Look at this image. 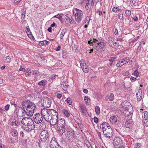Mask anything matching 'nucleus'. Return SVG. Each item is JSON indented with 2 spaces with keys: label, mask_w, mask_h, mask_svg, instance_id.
I'll list each match as a JSON object with an SVG mask.
<instances>
[{
  "label": "nucleus",
  "mask_w": 148,
  "mask_h": 148,
  "mask_svg": "<svg viewBox=\"0 0 148 148\" xmlns=\"http://www.w3.org/2000/svg\"><path fill=\"white\" fill-rule=\"evenodd\" d=\"M22 107H18L16 113L19 116H23L26 114L28 116H31L34 113L36 106L33 102L29 100L24 101L22 103Z\"/></svg>",
  "instance_id": "obj_1"
},
{
  "label": "nucleus",
  "mask_w": 148,
  "mask_h": 148,
  "mask_svg": "<svg viewBox=\"0 0 148 148\" xmlns=\"http://www.w3.org/2000/svg\"><path fill=\"white\" fill-rule=\"evenodd\" d=\"M105 43L104 41L98 40L96 39H93V40H90L88 42L90 45L92 46L95 49L99 51H101L103 49L105 46Z\"/></svg>",
  "instance_id": "obj_2"
},
{
  "label": "nucleus",
  "mask_w": 148,
  "mask_h": 148,
  "mask_svg": "<svg viewBox=\"0 0 148 148\" xmlns=\"http://www.w3.org/2000/svg\"><path fill=\"white\" fill-rule=\"evenodd\" d=\"M73 12L75 20L77 23H80L84 17L83 12L77 8H74Z\"/></svg>",
  "instance_id": "obj_3"
},
{
  "label": "nucleus",
  "mask_w": 148,
  "mask_h": 148,
  "mask_svg": "<svg viewBox=\"0 0 148 148\" xmlns=\"http://www.w3.org/2000/svg\"><path fill=\"white\" fill-rule=\"evenodd\" d=\"M117 58L116 57H111L109 59V61L110 62V65L113 64L118 65V64H122V65H124V64L128 63L129 61V58H126L119 60L118 62L117 63L116 62L117 61L116 60Z\"/></svg>",
  "instance_id": "obj_4"
},
{
  "label": "nucleus",
  "mask_w": 148,
  "mask_h": 148,
  "mask_svg": "<svg viewBox=\"0 0 148 148\" xmlns=\"http://www.w3.org/2000/svg\"><path fill=\"white\" fill-rule=\"evenodd\" d=\"M60 122L57 123L56 130L58 131L61 135L63 134L64 132L65 120L64 119H60Z\"/></svg>",
  "instance_id": "obj_5"
},
{
  "label": "nucleus",
  "mask_w": 148,
  "mask_h": 148,
  "mask_svg": "<svg viewBox=\"0 0 148 148\" xmlns=\"http://www.w3.org/2000/svg\"><path fill=\"white\" fill-rule=\"evenodd\" d=\"M42 109L40 112L37 113L34 116V122L37 124L40 123L43 120V115L42 112Z\"/></svg>",
  "instance_id": "obj_6"
},
{
  "label": "nucleus",
  "mask_w": 148,
  "mask_h": 148,
  "mask_svg": "<svg viewBox=\"0 0 148 148\" xmlns=\"http://www.w3.org/2000/svg\"><path fill=\"white\" fill-rule=\"evenodd\" d=\"M42 100L43 101L42 105L43 107L46 108H49L51 106L52 101L50 98L45 97L42 98Z\"/></svg>",
  "instance_id": "obj_7"
},
{
  "label": "nucleus",
  "mask_w": 148,
  "mask_h": 148,
  "mask_svg": "<svg viewBox=\"0 0 148 148\" xmlns=\"http://www.w3.org/2000/svg\"><path fill=\"white\" fill-rule=\"evenodd\" d=\"M125 109V111L123 112L124 115L125 116H129L132 118V114L133 113V108L131 106H124L123 108Z\"/></svg>",
  "instance_id": "obj_8"
},
{
  "label": "nucleus",
  "mask_w": 148,
  "mask_h": 148,
  "mask_svg": "<svg viewBox=\"0 0 148 148\" xmlns=\"http://www.w3.org/2000/svg\"><path fill=\"white\" fill-rule=\"evenodd\" d=\"M43 114V119L47 122H49L51 119V114H49V109H42Z\"/></svg>",
  "instance_id": "obj_9"
},
{
  "label": "nucleus",
  "mask_w": 148,
  "mask_h": 148,
  "mask_svg": "<svg viewBox=\"0 0 148 148\" xmlns=\"http://www.w3.org/2000/svg\"><path fill=\"white\" fill-rule=\"evenodd\" d=\"M103 133L104 136L108 138H112L114 134L113 131L111 127L108 128L106 130H103Z\"/></svg>",
  "instance_id": "obj_10"
},
{
  "label": "nucleus",
  "mask_w": 148,
  "mask_h": 148,
  "mask_svg": "<svg viewBox=\"0 0 148 148\" xmlns=\"http://www.w3.org/2000/svg\"><path fill=\"white\" fill-rule=\"evenodd\" d=\"M107 40L109 45L112 47H117L119 46V43L114 41V38L109 36L108 37Z\"/></svg>",
  "instance_id": "obj_11"
},
{
  "label": "nucleus",
  "mask_w": 148,
  "mask_h": 148,
  "mask_svg": "<svg viewBox=\"0 0 148 148\" xmlns=\"http://www.w3.org/2000/svg\"><path fill=\"white\" fill-rule=\"evenodd\" d=\"M21 123L23 125H30L32 124V123L33 124H34L33 120L31 118L27 117H25L21 121Z\"/></svg>",
  "instance_id": "obj_12"
},
{
  "label": "nucleus",
  "mask_w": 148,
  "mask_h": 148,
  "mask_svg": "<svg viewBox=\"0 0 148 148\" xmlns=\"http://www.w3.org/2000/svg\"><path fill=\"white\" fill-rule=\"evenodd\" d=\"M48 137V133L45 130L42 131L40 134V137L42 142H45Z\"/></svg>",
  "instance_id": "obj_13"
},
{
  "label": "nucleus",
  "mask_w": 148,
  "mask_h": 148,
  "mask_svg": "<svg viewBox=\"0 0 148 148\" xmlns=\"http://www.w3.org/2000/svg\"><path fill=\"white\" fill-rule=\"evenodd\" d=\"M34 124H30V125H23L22 128L26 132H29L32 130L34 129L35 128Z\"/></svg>",
  "instance_id": "obj_14"
},
{
  "label": "nucleus",
  "mask_w": 148,
  "mask_h": 148,
  "mask_svg": "<svg viewBox=\"0 0 148 148\" xmlns=\"http://www.w3.org/2000/svg\"><path fill=\"white\" fill-rule=\"evenodd\" d=\"M50 122V124L53 126H54L56 124H57L59 122H60V120L58 121V117H51Z\"/></svg>",
  "instance_id": "obj_15"
},
{
  "label": "nucleus",
  "mask_w": 148,
  "mask_h": 148,
  "mask_svg": "<svg viewBox=\"0 0 148 148\" xmlns=\"http://www.w3.org/2000/svg\"><path fill=\"white\" fill-rule=\"evenodd\" d=\"M100 128L103 130H106L108 128L110 127L109 124L106 122H103L100 125Z\"/></svg>",
  "instance_id": "obj_16"
},
{
  "label": "nucleus",
  "mask_w": 148,
  "mask_h": 148,
  "mask_svg": "<svg viewBox=\"0 0 148 148\" xmlns=\"http://www.w3.org/2000/svg\"><path fill=\"white\" fill-rule=\"evenodd\" d=\"M79 107L81 109V111L82 114L84 115H86L87 112L86 108V106L82 104H80Z\"/></svg>",
  "instance_id": "obj_17"
},
{
  "label": "nucleus",
  "mask_w": 148,
  "mask_h": 148,
  "mask_svg": "<svg viewBox=\"0 0 148 148\" xmlns=\"http://www.w3.org/2000/svg\"><path fill=\"white\" fill-rule=\"evenodd\" d=\"M129 119L127 118V119L126 121L125 122V125L126 127L129 128V127L131 126L132 125V118H130L128 116Z\"/></svg>",
  "instance_id": "obj_18"
},
{
  "label": "nucleus",
  "mask_w": 148,
  "mask_h": 148,
  "mask_svg": "<svg viewBox=\"0 0 148 148\" xmlns=\"http://www.w3.org/2000/svg\"><path fill=\"white\" fill-rule=\"evenodd\" d=\"M49 114H51V117H58V113L57 111L53 109H49Z\"/></svg>",
  "instance_id": "obj_19"
},
{
  "label": "nucleus",
  "mask_w": 148,
  "mask_h": 148,
  "mask_svg": "<svg viewBox=\"0 0 148 148\" xmlns=\"http://www.w3.org/2000/svg\"><path fill=\"white\" fill-rule=\"evenodd\" d=\"M83 71L86 73H88L89 71V68L88 65H80Z\"/></svg>",
  "instance_id": "obj_20"
},
{
  "label": "nucleus",
  "mask_w": 148,
  "mask_h": 148,
  "mask_svg": "<svg viewBox=\"0 0 148 148\" xmlns=\"http://www.w3.org/2000/svg\"><path fill=\"white\" fill-rule=\"evenodd\" d=\"M50 143L51 144V148H58L59 145L57 142L54 141H53V142L51 141Z\"/></svg>",
  "instance_id": "obj_21"
},
{
  "label": "nucleus",
  "mask_w": 148,
  "mask_h": 148,
  "mask_svg": "<svg viewBox=\"0 0 148 148\" xmlns=\"http://www.w3.org/2000/svg\"><path fill=\"white\" fill-rule=\"evenodd\" d=\"M110 121L113 124L115 123L117 121L116 116L114 115L111 116L110 118Z\"/></svg>",
  "instance_id": "obj_22"
},
{
  "label": "nucleus",
  "mask_w": 148,
  "mask_h": 148,
  "mask_svg": "<svg viewBox=\"0 0 148 148\" xmlns=\"http://www.w3.org/2000/svg\"><path fill=\"white\" fill-rule=\"evenodd\" d=\"M62 113L64 116L67 117H69L70 116V112L66 109H64L62 110Z\"/></svg>",
  "instance_id": "obj_23"
},
{
  "label": "nucleus",
  "mask_w": 148,
  "mask_h": 148,
  "mask_svg": "<svg viewBox=\"0 0 148 148\" xmlns=\"http://www.w3.org/2000/svg\"><path fill=\"white\" fill-rule=\"evenodd\" d=\"M67 135L68 137H70V136L72 137L71 138L74 137L76 135L75 134L74 130H73L72 129L67 134Z\"/></svg>",
  "instance_id": "obj_24"
},
{
  "label": "nucleus",
  "mask_w": 148,
  "mask_h": 148,
  "mask_svg": "<svg viewBox=\"0 0 148 148\" xmlns=\"http://www.w3.org/2000/svg\"><path fill=\"white\" fill-rule=\"evenodd\" d=\"M49 42L46 40L39 42L38 45L40 46H43L45 45H48L49 44Z\"/></svg>",
  "instance_id": "obj_25"
},
{
  "label": "nucleus",
  "mask_w": 148,
  "mask_h": 148,
  "mask_svg": "<svg viewBox=\"0 0 148 148\" xmlns=\"http://www.w3.org/2000/svg\"><path fill=\"white\" fill-rule=\"evenodd\" d=\"M121 143V140L120 139H116V140H114L113 141L114 144L115 145L117 146L120 145Z\"/></svg>",
  "instance_id": "obj_26"
},
{
  "label": "nucleus",
  "mask_w": 148,
  "mask_h": 148,
  "mask_svg": "<svg viewBox=\"0 0 148 148\" xmlns=\"http://www.w3.org/2000/svg\"><path fill=\"white\" fill-rule=\"evenodd\" d=\"M68 29L66 28H64L63 29L60 34V38L62 39L65 34L67 32Z\"/></svg>",
  "instance_id": "obj_27"
},
{
  "label": "nucleus",
  "mask_w": 148,
  "mask_h": 148,
  "mask_svg": "<svg viewBox=\"0 0 148 148\" xmlns=\"http://www.w3.org/2000/svg\"><path fill=\"white\" fill-rule=\"evenodd\" d=\"M11 135L15 137L18 136V134L17 130H13L11 133Z\"/></svg>",
  "instance_id": "obj_28"
},
{
  "label": "nucleus",
  "mask_w": 148,
  "mask_h": 148,
  "mask_svg": "<svg viewBox=\"0 0 148 148\" xmlns=\"http://www.w3.org/2000/svg\"><path fill=\"white\" fill-rule=\"evenodd\" d=\"M26 10V8L25 7H23L21 14V18L22 19L23 18L24 19L25 18Z\"/></svg>",
  "instance_id": "obj_29"
},
{
  "label": "nucleus",
  "mask_w": 148,
  "mask_h": 148,
  "mask_svg": "<svg viewBox=\"0 0 148 148\" xmlns=\"http://www.w3.org/2000/svg\"><path fill=\"white\" fill-rule=\"evenodd\" d=\"M47 83L46 80L45 79H43L39 82L38 84L40 86H45Z\"/></svg>",
  "instance_id": "obj_30"
},
{
  "label": "nucleus",
  "mask_w": 148,
  "mask_h": 148,
  "mask_svg": "<svg viewBox=\"0 0 148 148\" xmlns=\"http://www.w3.org/2000/svg\"><path fill=\"white\" fill-rule=\"evenodd\" d=\"M121 11V10L118 7H114L112 9V11L114 12H119Z\"/></svg>",
  "instance_id": "obj_31"
},
{
  "label": "nucleus",
  "mask_w": 148,
  "mask_h": 148,
  "mask_svg": "<svg viewBox=\"0 0 148 148\" xmlns=\"http://www.w3.org/2000/svg\"><path fill=\"white\" fill-rule=\"evenodd\" d=\"M65 130L64 131V134H66L67 135V134L71 130V129L70 127L69 126L65 127Z\"/></svg>",
  "instance_id": "obj_32"
},
{
  "label": "nucleus",
  "mask_w": 148,
  "mask_h": 148,
  "mask_svg": "<svg viewBox=\"0 0 148 148\" xmlns=\"http://www.w3.org/2000/svg\"><path fill=\"white\" fill-rule=\"evenodd\" d=\"M46 124L43 121L42 122L40 123V128H41L42 129H44L46 127Z\"/></svg>",
  "instance_id": "obj_33"
},
{
  "label": "nucleus",
  "mask_w": 148,
  "mask_h": 148,
  "mask_svg": "<svg viewBox=\"0 0 148 148\" xmlns=\"http://www.w3.org/2000/svg\"><path fill=\"white\" fill-rule=\"evenodd\" d=\"M145 44V42L144 40L142 39L141 41L140 42V44L138 47V49H141L142 47H143V46Z\"/></svg>",
  "instance_id": "obj_34"
},
{
  "label": "nucleus",
  "mask_w": 148,
  "mask_h": 148,
  "mask_svg": "<svg viewBox=\"0 0 148 148\" xmlns=\"http://www.w3.org/2000/svg\"><path fill=\"white\" fill-rule=\"evenodd\" d=\"M90 20V16H87L84 21V23L86 24H88Z\"/></svg>",
  "instance_id": "obj_35"
},
{
  "label": "nucleus",
  "mask_w": 148,
  "mask_h": 148,
  "mask_svg": "<svg viewBox=\"0 0 148 148\" xmlns=\"http://www.w3.org/2000/svg\"><path fill=\"white\" fill-rule=\"evenodd\" d=\"M95 112L97 115H99L100 113V108L98 106H96L95 108Z\"/></svg>",
  "instance_id": "obj_36"
},
{
  "label": "nucleus",
  "mask_w": 148,
  "mask_h": 148,
  "mask_svg": "<svg viewBox=\"0 0 148 148\" xmlns=\"http://www.w3.org/2000/svg\"><path fill=\"white\" fill-rule=\"evenodd\" d=\"M11 58L9 56L5 57L3 58V60L5 62H10Z\"/></svg>",
  "instance_id": "obj_37"
},
{
  "label": "nucleus",
  "mask_w": 148,
  "mask_h": 148,
  "mask_svg": "<svg viewBox=\"0 0 148 148\" xmlns=\"http://www.w3.org/2000/svg\"><path fill=\"white\" fill-rule=\"evenodd\" d=\"M20 122L18 121H14V120L12 123V125H15V126H18L20 124Z\"/></svg>",
  "instance_id": "obj_38"
},
{
  "label": "nucleus",
  "mask_w": 148,
  "mask_h": 148,
  "mask_svg": "<svg viewBox=\"0 0 148 148\" xmlns=\"http://www.w3.org/2000/svg\"><path fill=\"white\" fill-rule=\"evenodd\" d=\"M136 96L137 98V100L139 101L141 100L142 98V94H140L136 93Z\"/></svg>",
  "instance_id": "obj_39"
},
{
  "label": "nucleus",
  "mask_w": 148,
  "mask_h": 148,
  "mask_svg": "<svg viewBox=\"0 0 148 148\" xmlns=\"http://www.w3.org/2000/svg\"><path fill=\"white\" fill-rule=\"evenodd\" d=\"M69 86V85L66 83H64L63 84H62L61 86L62 88L64 89L65 90L68 88Z\"/></svg>",
  "instance_id": "obj_40"
},
{
  "label": "nucleus",
  "mask_w": 148,
  "mask_h": 148,
  "mask_svg": "<svg viewBox=\"0 0 148 148\" xmlns=\"http://www.w3.org/2000/svg\"><path fill=\"white\" fill-rule=\"evenodd\" d=\"M108 98H109L110 101H112L114 99V95L112 93H111L110 94V96H108Z\"/></svg>",
  "instance_id": "obj_41"
},
{
  "label": "nucleus",
  "mask_w": 148,
  "mask_h": 148,
  "mask_svg": "<svg viewBox=\"0 0 148 148\" xmlns=\"http://www.w3.org/2000/svg\"><path fill=\"white\" fill-rule=\"evenodd\" d=\"M144 125L146 127H148V119H144Z\"/></svg>",
  "instance_id": "obj_42"
},
{
  "label": "nucleus",
  "mask_w": 148,
  "mask_h": 148,
  "mask_svg": "<svg viewBox=\"0 0 148 148\" xmlns=\"http://www.w3.org/2000/svg\"><path fill=\"white\" fill-rule=\"evenodd\" d=\"M141 144L140 143H137L136 144L134 145V148H141Z\"/></svg>",
  "instance_id": "obj_43"
},
{
  "label": "nucleus",
  "mask_w": 148,
  "mask_h": 148,
  "mask_svg": "<svg viewBox=\"0 0 148 148\" xmlns=\"http://www.w3.org/2000/svg\"><path fill=\"white\" fill-rule=\"evenodd\" d=\"M138 70H136L134 72V76L137 77L138 76Z\"/></svg>",
  "instance_id": "obj_44"
},
{
  "label": "nucleus",
  "mask_w": 148,
  "mask_h": 148,
  "mask_svg": "<svg viewBox=\"0 0 148 148\" xmlns=\"http://www.w3.org/2000/svg\"><path fill=\"white\" fill-rule=\"evenodd\" d=\"M78 125L80 129H81V131H82V130H84V127L82 123H78Z\"/></svg>",
  "instance_id": "obj_45"
},
{
  "label": "nucleus",
  "mask_w": 148,
  "mask_h": 148,
  "mask_svg": "<svg viewBox=\"0 0 148 148\" xmlns=\"http://www.w3.org/2000/svg\"><path fill=\"white\" fill-rule=\"evenodd\" d=\"M88 97L87 96H86L84 97V100L85 101L86 103V105H88Z\"/></svg>",
  "instance_id": "obj_46"
},
{
  "label": "nucleus",
  "mask_w": 148,
  "mask_h": 148,
  "mask_svg": "<svg viewBox=\"0 0 148 148\" xmlns=\"http://www.w3.org/2000/svg\"><path fill=\"white\" fill-rule=\"evenodd\" d=\"M66 102L69 105H71L72 102L70 100V98H68L66 99Z\"/></svg>",
  "instance_id": "obj_47"
},
{
  "label": "nucleus",
  "mask_w": 148,
  "mask_h": 148,
  "mask_svg": "<svg viewBox=\"0 0 148 148\" xmlns=\"http://www.w3.org/2000/svg\"><path fill=\"white\" fill-rule=\"evenodd\" d=\"M57 69L56 66H52L51 67H50L49 68V69L51 71H54L56 70Z\"/></svg>",
  "instance_id": "obj_48"
},
{
  "label": "nucleus",
  "mask_w": 148,
  "mask_h": 148,
  "mask_svg": "<svg viewBox=\"0 0 148 148\" xmlns=\"http://www.w3.org/2000/svg\"><path fill=\"white\" fill-rule=\"evenodd\" d=\"M32 71L29 70V69H27V72H26V75L27 76L29 75L30 74H31Z\"/></svg>",
  "instance_id": "obj_49"
},
{
  "label": "nucleus",
  "mask_w": 148,
  "mask_h": 148,
  "mask_svg": "<svg viewBox=\"0 0 148 148\" xmlns=\"http://www.w3.org/2000/svg\"><path fill=\"white\" fill-rule=\"evenodd\" d=\"M58 76V75H56L53 74L50 76V78L51 79H55L56 77L57 76Z\"/></svg>",
  "instance_id": "obj_50"
},
{
  "label": "nucleus",
  "mask_w": 148,
  "mask_h": 148,
  "mask_svg": "<svg viewBox=\"0 0 148 148\" xmlns=\"http://www.w3.org/2000/svg\"><path fill=\"white\" fill-rule=\"evenodd\" d=\"M21 0H15L14 3L15 5H17L20 2Z\"/></svg>",
  "instance_id": "obj_51"
},
{
  "label": "nucleus",
  "mask_w": 148,
  "mask_h": 148,
  "mask_svg": "<svg viewBox=\"0 0 148 148\" xmlns=\"http://www.w3.org/2000/svg\"><path fill=\"white\" fill-rule=\"evenodd\" d=\"M38 71L37 70L32 71L31 72V74L32 75H34L35 74H38Z\"/></svg>",
  "instance_id": "obj_52"
},
{
  "label": "nucleus",
  "mask_w": 148,
  "mask_h": 148,
  "mask_svg": "<svg viewBox=\"0 0 148 148\" xmlns=\"http://www.w3.org/2000/svg\"><path fill=\"white\" fill-rule=\"evenodd\" d=\"M146 118L148 119L147 112V111H145L144 114V119H146Z\"/></svg>",
  "instance_id": "obj_53"
},
{
  "label": "nucleus",
  "mask_w": 148,
  "mask_h": 148,
  "mask_svg": "<svg viewBox=\"0 0 148 148\" xmlns=\"http://www.w3.org/2000/svg\"><path fill=\"white\" fill-rule=\"evenodd\" d=\"M10 105L9 104L6 105L5 107V109L6 110H8L9 108Z\"/></svg>",
  "instance_id": "obj_54"
},
{
  "label": "nucleus",
  "mask_w": 148,
  "mask_h": 148,
  "mask_svg": "<svg viewBox=\"0 0 148 148\" xmlns=\"http://www.w3.org/2000/svg\"><path fill=\"white\" fill-rule=\"evenodd\" d=\"M125 13L126 15L127 16H129L131 15V12L129 10H126L125 11Z\"/></svg>",
  "instance_id": "obj_55"
},
{
  "label": "nucleus",
  "mask_w": 148,
  "mask_h": 148,
  "mask_svg": "<svg viewBox=\"0 0 148 148\" xmlns=\"http://www.w3.org/2000/svg\"><path fill=\"white\" fill-rule=\"evenodd\" d=\"M94 122L96 123L97 124L98 123V118L96 117H94Z\"/></svg>",
  "instance_id": "obj_56"
},
{
  "label": "nucleus",
  "mask_w": 148,
  "mask_h": 148,
  "mask_svg": "<svg viewBox=\"0 0 148 148\" xmlns=\"http://www.w3.org/2000/svg\"><path fill=\"white\" fill-rule=\"evenodd\" d=\"M136 78L131 76L130 77V79L132 82H134L136 80Z\"/></svg>",
  "instance_id": "obj_57"
},
{
  "label": "nucleus",
  "mask_w": 148,
  "mask_h": 148,
  "mask_svg": "<svg viewBox=\"0 0 148 148\" xmlns=\"http://www.w3.org/2000/svg\"><path fill=\"white\" fill-rule=\"evenodd\" d=\"M80 65H84L85 63V62L84 60H81L79 61Z\"/></svg>",
  "instance_id": "obj_58"
},
{
  "label": "nucleus",
  "mask_w": 148,
  "mask_h": 148,
  "mask_svg": "<svg viewBox=\"0 0 148 148\" xmlns=\"http://www.w3.org/2000/svg\"><path fill=\"white\" fill-rule=\"evenodd\" d=\"M59 14H58L56 15H55L54 16V17L58 18L60 20H61L62 17L61 16H58Z\"/></svg>",
  "instance_id": "obj_59"
},
{
  "label": "nucleus",
  "mask_w": 148,
  "mask_h": 148,
  "mask_svg": "<svg viewBox=\"0 0 148 148\" xmlns=\"http://www.w3.org/2000/svg\"><path fill=\"white\" fill-rule=\"evenodd\" d=\"M26 32L27 33H29V32L30 31V29L29 28V27L28 26H27L26 28Z\"/></svg>",
  "instance_id": "obj_60"
},
{
  "label": "nucleus",
  "mask_w": 148,
  "mask_h": 148,
  "mask_svg": "<svg viewBox=\"0 0 148 148\" xmlns=\"http://www.w3.org/2000/svg\"><path fill=\"white\" fill-rule=\"evenodd\" d=\"M62 95L58 93L57 95V97L59 99H60L62 97Z\"/></svg>",
  "instance_id": "obj_61"
},
{
  "label": "nucleus",
  "mask_w": 148,
  "mask_h": 148,
  "mask_svg": "<svg viewBox=\"0 0 148 148\" xmlns=\"http://www.w3.org/2000/svg\"><path fill=\"white\" fill-rule=\"evenodd\" d=\"M25 69L24 68H22V67H21L19 69V71H23V72H25Z\"/></svg>",
  "instance_id": "obj_62"
},
{
  "label": "nucleus",
  "mask_w": 148,
  "mask_h": 148,
  "mask_svg": "<svg viewBox=\"0 0 148 148\" xmlns=\"http://www.w3.org/2000/svg\"><path fill=\"white\" fill-rule=\"evenodd\" d=\"M118 32L117 29L116 28L115 29L114 33L115 35H118Z\"/></svg>",
  "instance_id": "obj_63"
},
{
  "label": "nucleus",
  "mask_w": 148,
  "mask_h": 148,
  "mask_svg": "<svg viewBox=\"0 0 148 148\" xmlns=\"http://www.w3.org/2000/svg\"><path fill=\"white\" fill-rule=\"evenodd\" d=\"M86 145H87V146L88 148H92L91 144L89 143L87 144Z\"/></svg>",
  "instance_id": "obj_64"
}]
</instances>
